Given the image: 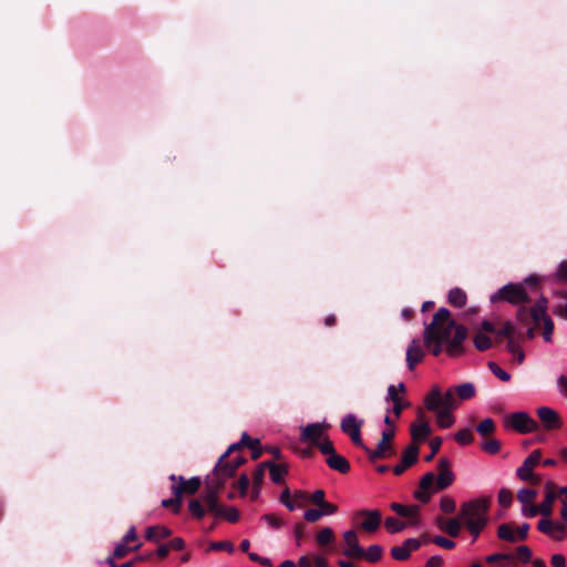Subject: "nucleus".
I'll return each mask as SVG.
<instances>
[{
    "mask_svg": "<svg viewBox=\"0 0 567 567\" xmlns=\"http://www.w3.org/2000/svg\"><path fill=\"white\" fill-rule=\"evenodd\" d=\"M172 535V530L162 525L150 526L145 530V537L150 542L157 543L161 539L167 538Z\"/></svg>",
    "mask_w": 567,
    "mask_h": 567,
    "instance_id": "nucleus-24",
    "label": "nucleus"
},
{
    "mask_svg": "<svg viewBox=\"0 0 567 567\" xmlns=\"http://www.w3.org/2000/svg\"><path fill=\"white\" fill-rule=\"evenodd\" d=\"M327 422H316L301 427L300 441L317 444L323 439L324 432L329 429Z\"/></svg>",
    "mask_w": 567,
    "mask_h": 567,
    "instance_id": "nucleus-10",
    "label": "nucleus"
},
{
    "mask_svg": "<svg viewBox=\"0 0 567 567\" xmlns=\"http://www.w3.org/2000/svg\"><path fill=\"white\" fill-rule=\"evenodd\" d=\"M424 405L429 411H439L442 406V392L439 385H433L424 398Z\"/></svg>",
    "mask_w": 567,
    "mask_h": 567,
    "instance_id": "nucleus-23",
    "label": "nucleus"
},
{
    "mask_svg": "<svg viewBox=\"0 0 567 567\" xmlns=\"http://www.w3.org/2000/svg\"><path fill=\"white\" fill-rule=\"evenodd\" d=\"M491 498L478 497L461 505L460 517L464 525H487Z\"/></svg>",
    "mask_w": 567,
    "mask_h": 567,
    "instance_id": "nucleus-3",
    "label": "nucleus"
},
{
    "mask_svg": "<svg viewBox=\"0 0 567 567\" xmlns=\"http://www.w3.org/2000/svg\"><path fill=\"white\" fill-rule=\"evenodd\" d=\"M210 548L215 550H227L228 553L234 551V545L230 542L212 543Z\"/></svg>",
    "mask_w": 567,
    "mask_h": 567,
    "instance_id": "nucleus-62",
    "label": "nucleus"
},
{
    "mask_svg": "<svg viewBox=\"0 0 567 567\" xmlns=\"http://www.w3.org/2000/svg\"><path fill=\"white\" fill-rule=\"evenodd\" d=\"M411 437L414 443H422L427 440L431 434V427L424 420V412L417 411V422L411 424Z\"/></svg>",
    "mask_w": 567,
    "mask_h": 567,
    "instance_id": "nucleus-11",
    "label": "nucleus"
},
{
    "mask_svg": "<svg viewBox=\"0 0 567 567\" xmlns=\"http://www.w3.org/2000/svg\"><path fill=\"white\" fill-rule=\"evenodd\" d=\"M169 480L173 482V484H176V486H182V494H195L202 484V481L198 476H194L186 481L183 476H176L175 474H172Z\"/></svg>",
    "mask_w": 567,
    "mask_h": 567,
    "instance_id": "nucleus-21",
    "label": "nucleus"
},
{
    "mask_svg": "<svg viewBox=\"0 0 567 567\" xmlns=\"http://www.w3.org/2000/svg\"><path fill=\"white\" fill-rule=\"evenodd\" d=\"M466 328L455 324L446 308H440L430 324L424 328V342L431 346L433 341L445 344L446 352L454 357L461 353L462 343L466 339Z\"/></svg>",
    "mask_w": 567,
    "mask_h": 567,
    "instance_id": "nucleus-2",
    "label": "nucleus"
},
{
    "mask_svg": "<svg viewBox=\"0 0 567 567\" xmlns=\"http://www.w3.org/2000/svg\"><path fill=\"white\" fill-rule=\"evenodd\" d=\"M224 486L218 480L212 475H207L206 485L202 495L203 502L207 505L208 512L215 514L220 505L218 504V494L220 488Z\"/></svg>",
    "mask_w": 567,
    "mask_h": 567,
    "instance_id": "nucleus-7",
    "label": "nucleus"
},
{
    "mask_svg": "<svg viewBox=\"0 0 567 567\" xmlns=\"http://www.w3.org/2000/svg\"><path fill=\"white\" fill-rule=\"evenodd\" d=\"M421 542L417 538H408L402 545L395 546L391 549V556L395 560H406L412 551L420 548Z\"/></svg>",
    "mask_w": 567,
    "mask_h": 567,
    "instance_id": "nucleus-15",
    "label": "nucleus"
},
{
    "mask_svg": "<svg viewBox=\"0 0 567 567\" xmlns=\"http://www.w3.org/2000/svg\"><path fill=\"white\" fill-rule=\"evenodd\" d=\"M385 528L391 534H396L411 526L406 522L400 520L396 517H388L384 522Z\"/></svg>",
    "mask_w": 567,
    "mask_h": 567,
    "instance_id": "nucleus-33",
    "label": "nucleus"
},
{
    "mask_svg": "<svg viewBox=\"0 0 567 567\" xmlns=\"http://www.w3.org/2000/svg\"><path fill=\"white\" fill-rule=\"evenodd\" d=\"M482 450L488 454H496L501 450V443L498 440H489L482 444Z\"/></svg>",
    "mask_w": 567,
    "mask_h": 567,
    "instance_id": "nucleus-53",
    "label": "nucleus"
},
{
    "mask_svg": "<svg viewBox=\"0 0 567 567\" xmlns=\"http://www.w3.org/2000/svg\"><path fill=\"white\" fill-rule=\"evenodd\" d=\"M419 456V447L416 445H409L402 453V457L399 464L393 467L395 475L403 474L410 466H412Z\"/></svg>",
    "mask_w": 567,
    "mask_h": 567,
    "instance_id": "nucleus-14",
    "label": "nucleus"
},
{
    "mask_svg": "<svg viewBox=\"0 0 567 567\" xmlns=\"http://www.w3.org/2000/svg\"><path fill=\"white\" fill-rule=\"evenodd\" d=\"M324 496L326 494L323 489H317L312 493L310 501L320 507L326 502Z\"/></svg>",
    "mask_w": 567,
    "mask_h": 567,
    "instance_id": "nucleus-63",
    "label": "nucleus"
},
{
    "mask_svg": "<svg viewBox=\"0 0 567 567\" xmlns=\"http://www.w3.org/2000/svg\"><path fill=\"white\" fill-rule=\"evenodd\" d=\"M433 491L423 489L421 486L414 492V497L422 503H427L433 494Z\"/></svg>",
    "mask_w": 567,
    "mask_h": 567,
    "instance_id": "nucleus-56",
    "label": "nucleus"
},
{
    "mask_svg": "<svg viewBox=\"0 0 567 567\" xmlns=\"http://www.w3.org/2000/svg\"><path fill=\"white\" fill-rule=\"evenodd\" d=\"M538 514H540L539 506L535 505L534 503L522 507V515L524 517H534Z\"/></svg>",
    "mask_w": 567,
    "mask_h": 567,
    "instance_id": "nucleus-58",
    "label": "nucleus"
},
{
    "mask_svg": "<svg viewBox=\"0 0 567 567\" xmlns=\"http://www.w3.org/2000/svg\"><path fill=\"white\" fill-rule=\"evenodd\" d=\"M343 538L346 543L343 554L346 556L359 558V556L364 555V549L360 546L357 533L354 530H347L343 534Z\"/></svg>",
    "mask_w": 567,
    "mask_h": 567,
    "instance_id": "nucleus-17",
    "label": "nucleus"
},
{
    "mask_svg": "<svg viewBox=\"0 0 567 567\" xmlns=\"http://www.w3.org/2000/svg\"><path fill=\"white\" fill-rule=\"evenodd\" d=\"M424 358V351L420 344V340L413 339L406 349V364L410 371H413L415 365Z\"/></svg>",
    "mask_w": 567,
    "mask_h": 567,
    "instance_id": "nucleus-19",
    "label": "nucleus"
},
{
    "mask_svg": "<svg viewBox=\"0 0 567 567\" xmlns=\"http://www.w3.org/2000/svg\"><path fill=\"white\" fill-rule=\"evenodd\" d=\"M507 350L516 358L517 363H522L525 355L519 344L515 341V337L508 338Z\"/></svg>",
    "mask_w": 567,
    "mask_h": 567,
    "instance_id": "nucleus-40",
    "label": "nucleus"
},
{
    "mask_svg": "<svg viewBox=\"0 0 567 567\" xmlns=\"http://www.w3.org/2000/svg\"><path fill=\"white\" fill-rule=\"evenodd\" d=\"M464 527V524L457 515L456 517L449 518L446 524H444V533H446L451 537H457Z\"/></svg>",
    "mask_w": 567,
    "mask_h": 567,
    "instance_id": "nucleus-28",
    "label": "nucleus"
},
{
    "mask_svg": "<svg viewBox=\"0 0 567 567\" xmlns=\"http://www.w3.org/2000/svg\"><path fill=\"white\" fill-rule=\"evenodd\" d=\"M433 543L444 549H453L455 547V543L444 536H435Z\"/></svg>",
    "mask_w": 567,
    "mask_h": 567,
    "instance_id": "nucleus-55",
    "label": "nucleus"
},
{
    "mask_svg": "<svg viewBox=\"0 0 567 567\" xmlns=\"http://www.w3.org/2000/svg\"><path fill=\"white\" fill-rule=\"evenodd\" d=\"M474 346L480 351L488 350L492 347V340L483 332H478L474 337Z\"/></svg>",
    "mask_w": 567,
    "mask_h": 567,
    "instance_id": "nucleus-38",
    "label": "nucleus"
},
{
    "mask_svg": "<svg viewBox=\"0 0 567 567\" xmlns=\"http://www.w3.org/2000/svg\"><path fill=\"white\" fill-rule=\"evenodd\" d=\"M240 449V443L231 444L227 451L219 457L217 464L215 465L212 476L218 480L224 485L226 482L231 478L237 468L245 463V457L241 455H236L231 460L226 461L230 453Z\"/></svg>",
    "mask_w": 567,
    "mask_h": 567,
    "instance_id": "nucleus-4",
    "label": "nucleus"
},
{
    "mask_svg": "<svg viewBox=\"0 0 567 567\" xmlns=\"http://www.w3.org/2000/svg\"><path fill=\"white\" fill-rule=\"evenodd\" d=\"M440 508L445 514H452L456 509L455 499L449 495L441 497L440 499Z\"/></svg>",
    "mask_w": 567,
    "mask_h": 567,
    "instance_id": "nucleus-44",
    "label": "nucleus"
},
{
    "mask_svg": "<svg viewBox=\"0 0 567 567\" xmlns=\"http://www.w3.org/2000/svg\"><path fill=\"white\" fill-rule=\"evenodd\" d=\"M216 517H224L226 520L230 523H235L239 518V512L237 508L233 506H221L214 514Z\"/></svg>",
    "mask_w": 567,
    "mask_h": 567,
    "instance_id": "nucleus-32",
    "label": "nucleus"
},
{
    "mask_svg": "<svg viewBox=\"0 0 567 567\" xmlns=\"http://www.w3.org/2000/svg\"><path fill=\"white\" fill-rule=\"evenodd\" d=\"M390 508L395 512L398 515L405 517L408 519V524L411 526H417L419 525V516L421 507L420 505L412 504V505H403L400 503H392L390 505Z\"/></svg>",
    "mask_w": 567,
    "mask_h": 567,
    "instance_id": "nucleus-13",
    "label": "nucleus"
},
{
    "mask_svg": "<svg viewBox=\"0 0 567 567\" xmlns=\"http://www.w3.org/2000/svg\"><path fill=\"white\" fill-rule=\"evenodd\" d=\"M315 566V555H302L298 560V567H313Z\"/></svg>",
    "mask_w": 567,
    "mask_h": 567,
    "instance_id": "nucleus-64",
    "label": "nucleus"
},
{
    "mask_svg": "<svg viewBox=\"0 0 567 567\" xmlns=\"http://www.w3.org/2000/svg\"><path fill=\"white\" fill-rule=\"evenodd\" d=\"M455 441L461 445H467L473 441V433L470 429H462L454 435Z\"/></svg>",
    "mask_w": 567,
    "mask_h": 567,
    "instance_id": "nucleus-47",
    "label": "nucleus"
},
{
    "mask_svg": "<svg viewBox=\"0 0 567 567\" xmlns=\"http://www.w3.org/2000/svg\"><path fill=\"white\" fill-rule=\"evenodd\" d=\"M497 498L499 505L506 508L511 506L513 503V493L507 488H501Z\"/></svg>",
    "mask_w": 567,
    "mask_h": 567,
    "instance_id": "nucleus-49",
    "label": "nucleus"
},
{
    "mask_svg": "<svg viewBox=\"0 0 567 567\" xmlns=\"http://www.w3.org/2000/svg\"><path fill=\"white\" fill-rule=\"evenodd\" d=\"M476 430L482 436L489 435L495 431L494 421L487 417L477 425Z\"/></svg>",
    "mask_w": 567,
    "mask_h": 567,
    "instance_id": "nucleus-46",
    "label": "nucleus"
},
{
    "mask_svg": "<svg viewBox=\"0 0 567 567\" xmlns=\"http://www.w3.org/2000/svg\"><path fill=\"white\" fill-rule=\"evenodd\" d=\"M280 501L281 503L289 509V511H295L297 507H299L300 505H297L295 502H292L290 499V495H289V492L288 491H284L280 495Z\"/></svg>",
    "mask_w": 567,
    "mask_h": 567,
    "instance_id": "nucleus-59",
    "label": "nucleus"
},
{
    "mask_svg": "<svg viewBox=\"0 0 567 567\" xmlns=\"http://www.w3.org/2000/svg\"><path fill=\"white\" fill-rule=\"evenodd\" d=\"M334 540L333 530L330 527H324L317 534V543L320 546L328 545Z\"/></svg>",
    "mask_w": 567,
    "mask_h": 567,
    "instance_id": "nucleus-39",
    "label": "nucleus"
},
{
    "mask_svg": "<svg viewBox=\"0 0 567 567\" xmlns=\"http://www.w3.org/2000/svg\"><path fill=\"white\" fill-rule=\"evenodd\" d=\"M142 546L141 543H137L136 545H134L133 547H127V544H125L124 542H120L115 548H114V551H113V557L114 558H122L124 557L130 550H136L138 549L140 547Z\"/></svg>",
    "mask_w": 567,
    "mask_h": 567,
    "instance_id": "nucleus-41",
    "label": "nucleus"
},
{
    "mask_svg": "<svg viewBox=\"0 0 567 567\" xmlns=\"http://www.w3.org/2000/svg\"><path fill=\"white\" fill-rule=\"evenodd\" d=\"M498 560H507L509 563L514 560V556L511 554H492L486 557L487 563H496Z\"/></svg>",
    "mask_w": 567,
    "mask_h": 567,
    "instance_id": "nucleus-60",
    "label": "nucleus"
},
{
    "mask_svg": "<svg viewBox=\"0 0 567 567\" xmlns=\"http://www.w3.org/2000/svg\"><path fill=\"white\" fill-rule=\"evenodd\" d=\"M455 391L453 388L449 389L442 394V409L443 410H455L457 408V400L454 396Z\"/></svg>",
    "mask_w": 567,
    "mask_h": 567,
    "instance_id": "nucleus-37",
    "label": "nucleus"
},
{
    "mask_svg": "<svg viewBox=\"0 0 567 567\" xmlns=\"http://www.w3.org/2000/svg\"><path fill=\"white\" fill-rule=\"evenodd\" d=\"M506 427L516 430L519 433H530L537 429V423L526 412H515L504 419Z\"/></svg>",
    "mask_w": 567,
    "mask_h": 567,
    "instance_id": "nucleus-6",
    "label": "nucleus"
},
{
    "mask_svg": "<svg viewBox=\"0 0 567 567\" xmlns=\"http://www.w3.org/2000/svg\"><path fill=\"white\" fill-rule=\"evenodd\" d=\"M322 517V513L319 509L317 508H310V509H307L305 513H303V518L307 520V522H310V523H316L318 522L320 518Z\"/></svg>",
    "mask_w": 567,
    "mask_h": 567,
    "instance_id": "nucleus-54",
    "label": "nucleus"
},
{
    "mask_svg": "<svg viewBox=\"0 0 567 567\" xmlns=\"http://www.w3.org/2000/svg\"><path fill=\"white\" fill-rule=\"evenodd\" d=\"M249 486V478L246 474L240 475L239 480L236 483V487L240 492L241 495H246Z\"/></svg>",
    "mask_w": 567,
    "mask_h": 567,
    "instance_id": "nucleus-61",
    "label": "nucleus"
},
{
    "mask_svg": "<svg viewBox=\"0 0 567 567\" xmlns=\"http://www.w3.org/2000/svg\"><path fill=\"white\" fill-rule=\"evenodd\" d=\"M553 483L546 484L547 492L545 494L543 502L538 505L540 509V515L544 518L550 517L553 513V505L554 502L556 501V493L553 491Z\"/></svg>",
    "mask_w": 567,
    "mask_h": 567,
    "instance_id": "nucleus-22",
    "label": "nucleus"
},
{
    "mask_svg": "<svg viewBox=\"0 0 567 567\" xmlns=\"http://www.w3.org/2000/svg\"><path fill=\"white\" fill-rule=\"evenodd\" d=\"M497 536L501 539L507 540L509 543H515L518 540L516 530H514L509 524L499 525L497 528Z\"/></svg>",
    "mask_w": 567,
    "mask_h": 567,
    "instance_id": "nucleus-34",
    "label": "nucleus"
},
{
    "mask_svg": "<svg viewBox=\"0 0 567 567\" xmlns=\"http://www.w3.org/2000/svg\"><path fill=\"white\" fill-rule=\"evenodd\" d=\"M316 445L319 447V450L322 454L327 455V457H329L336 453L333 443L327 437H323Z\"/></svg>",
    "mask_w": 567,
    "mask_h": 567,
    "instance_id": "nucleus-48",
    "label": "nucleus"
},
{
    "mask_svg": "<svg viewBox=\"0 0 567 567\" xmlns=\"http://www.w3.org/2000/svg\"><path fill=\"white\" fill-rule=\"evenodd\" d=\"M497 336H504L507 339L516 337V326L512 321H506L503 328L497 331Z\"/></svg>",
    "mask_w": 567,
    "mask_h": 567,
    "instance_id": "nucleus-52",
    "label": "nucleus"
},
{
    "mask_svg": "<svg viewBox=\"0 0 567 567\" xmlns=\"http://www.w3.org/2000/svg\"><path fill=\"white\" fill-rule=\"evenodd\" d=\"M506 300L513 305L529 303L535 301L530 310L519 308L517 311V322L526 327L527 337L534 338L535 329L543 326V338L546 342L551 341L554 332V322L547 313L548 300L539 290L535 278H528L525 282L513 285L508 284L492 296V300Z\"/></svg>",
    "mask_w": 567,
    "mask_h": 567,
    "instance_id": "nucleus-1",
    "label": "nucleus"
},
{
    "mask_svg": "<svg viewBox=\"0 0 567 567\" xmlns=\"http://www.w3.org/2000/svg\"><path fill=\"white\" fill-rule=\"evenodd\" d=\"M439 475L435 477L436 489H445L451 486L455 480V475L450 468V462L447 458H440L437 463Z\"/></svg>",
    "mask_w": 567,
    "mask_h": 567,
    "instance_id": "nucleus-12",
    "label": "nucleus"
},
{
    "mask_svg": "<svg viewBox=\"0 0 567 567\" xmlns=\"http://www.w3.org/2000/svg\"><path fill=\"white\" fill-rule=\"evenodd\" d=\"M452 412L453 411H451V410H443V409L436 411V424L439 427L449 429L454 424L455 419H454Z\"/></svg>",
    "mask_w": 567,
    "mask_h": 567,
    "instance_id": "nucleus-29",
    "label": "nucleus"
},
{
    "mask_svg": "<svg viewBox=\"0 0 567 567\" xmlns=\"http://www.w3.org/2000/svg\"><path fill=\"white\" fill-rule=\"evenodd\" d=\"M172 492L174 497L163 499L162 506L163 507H173L174 513H178L181 508L182 503V486H176V484L172 485Z\"/></svg>",
    "mask_w": 567,
    "mask_h": 567,
    "instance_id": "nucleus-26",
    "label": "nucleus"
},
{
    "mask_svg": "<svg viewBox=\"0 0 567 567\" xmlns=\"http://www.w3.org/2000/svg\"><path fill=\"white\" fill-rule=\"evenodd\" d=\"M488 368L492 371V373L495 377H497L498 379H501L502 381L511 380V374L508 372H506L505 370H503L502 368H499L495 362H489Z\"/></svg>",
    "mask_w": 567,
    "mask_h": 567,
    "instance_id": "nucleus-50",
    "label": "nucleus"
},
{
    "mask_svg": "<svg viewBox=\"0 0 567 567\" xmlns=\"http://www.w3.org/2000/svg\"><path fill=\"white\" fill-rule=\"evenodd\" d=\"M537 415L548 431L557 430L563 425L557 412L551 408L542 406L537 409Z\"/></svg>",
    "mask_w": 567,
    "mask_h": 567,
    "instance_id": "nucleus-16",
    "label": "nucleus"
},
{
    "mask_svg": "<svg viewBox=\"0 0 567 567\" xmlns=\"http://www.w3.org/2000/svg\"><path fill=\"white\" fill-rule=\"evenodd\" d=\"M386 399L393 404L392 412L395 419H399L402 411L410 406V403L396 393V388L393 384L388 386Z\"/></svg>",
    "mask_w": 567,
    "mask_h": 567,
    "instance_id": "nucleus-20",
    "label": "nucleus"
},
{
    "mask_svg": "<svg viewBox=\"0 0 567 567\" xmlns=\"http://www.w3.org/2000/svg\"><path fill=\"white\" fill-rule=\"evenodd\" d=\"M188 511L192 514V516L197 519H202L206 514L204 506L200 504L198 499H192L188 503Z\"/></svg>",
    "mask_w": 567,
    "mask_h": 567,
    "instance_id": "nucleus-42",
    "label": "nucleus"
},
{
    "mask_svg": "<svg viewBox=\"0 0 567 567\" xmlns=\"http://www.w3.org/2000/svg\"><path fill=\"white\" fill-rule=\"evenodd\" d=\"M420 486L423 489H430V491L436 492L437 489H436V481H435L434 473L433 472L425 473L420 481Z\"/></svg>",
    "mask_w": 567,
    "mask_h": 567,
    "instance_id": "nucleus-43",
    "label": "nucleus"
},
{
    "mask_svg": "<svg viewBox=\"0 0 567 567\" xmlns=\"http://www.w3.org/2000/svg\"><path fill=\"white\" fill-rule=\"evenodd\" d=\"M537 528L555 542H563L567 536V524L555 522L550 517L542 518L538 522Z\"/></svg>",
    "mask_w": 567,
    "mask_h": 567,
    "instance_id": "nucleus-8",
    "label": "nucleus"
},
{
    "mask_svg": "<svg viewBox=\"0 0 567 567\" xmlns=\"http://www.w3.org/2000/svg\"><path fill=\"white\" fill-rule=\"evenodd\" d=\"M453 389L460 400L472 399L476 393L475 386L471 382L462 383Z\"/></svg>",
    "mask_w": 567,
    "mask_h": 567,
    "instance_id": "nucleus-31",
    "label": "nucleus"
},
{
    "mask_svg": "<svg viewBox=\"0 0 567 567\" xmlns=\"http://www.w3.org/2000/svg\"><path fill=\"white\" fill-rule=\"evenodd\" d=\"M537 492L530 488H522L517 493V499L523 506L530 505L535 502Z\"/></svg>",
    "mask_w": 567,
    "mask_h": 567,
    "instance_id": "nucleus-35",
    "label": "nucleus"
},
{
    "mask_svg": "<svg viewBox=\"0 0 567 567\" xmlns=\"http://www.w3.org/2000/svg\"><path fill=\"white\" fill-rule=\"evenodd\" d=\"M326 462L330 468L338 471L339 473L342 474L348 473L350 470V464L347 461V458L343 457L342 455L337 454V452L331 456L327 457Z\"/></svg>",
    "mask_w": 567,
    "mask_h": 567,
    "instance_id": "nucleus-25",
    "label": "nucleus"
},
{
    "mask_svg": "<svg viewBox=\"0 0 567 567\" xmlns=\"http://www.w3.org/2000/svg\"><path fill=\"white\" fill-rule=\"evenodd\" d=\"M517 557L523 563H529L532 559V550L529 549V547H527L525 545L519 546V547H517Z\"/></svg>",
    "mask_w": 567,
    "mask_h": 567,
    "instance_id": "nucleus-57",
    "label": "nucleus"
},
{
    "mask_svg": "<svg viewBox=\"0 0 567 567\" xmlns=\"http://www.w3.org/2000/svg\"><path fill=\"white\" fill-rule=\"evenodd\" d=\"M268 464L269 462H262L254 471L252 480L256 486H259L262 483L265 476V468L267 467Z\"/></svg>",
    "mask_w": 567,
    "mask_h": 567,
    "instance_id": "nucleus-51",
    "label": "nucleus"
},
{
    "mask_svg": "<svg viewBox=\"0 0 567 567\" xmlns=\"http://www.w3.org/2000/svg\"><path fill=\"white\" fill-rule=\"evenodd\" d=\"M267 467L269 468L270 477L275 483H280L288 473L287 466L282 463L275 464L269 462Z\"/></svg>",
    "mask_w": 567,
    "mask_h": 567,
    "instance_id": "nucleus-30",
    "label": "nucleus"
},
{
    "mask_svg": "<svg viewBox=\"0 0 567 567\" xmlns=\"http://www.w3.org/2000/svg\"><path fill=\"white\" fill-rule=\"evenodd\" d=\"M363 421L359 420L354 414L349 413L341 420V430L344 434L349 435L353 444L364 447L361 437V427Z\"/></svg>",
    "mask_w": 567,
    "mask_h": 567,
    "instance_id": "nucleus-9",
    "label": "nucleus"
},
{
    "mask_svg": "<svg viewBox=\"0 0 567 567\" xmlns=\"http://www.w3.org/2000/svg\"><path fill=\"white\" fill-rule=\"evenodd\" d=\"M357 515L364 517L361 522V528L368 533L375 532L381 524V513L377 509H362Z\"/></svg>",
    "mask_w": 567,
    "mask_h": 567,
    "instance_id": "nucleus-18",
    "label": "nucleus"
},
{
    "mask_svg": "<svg viewBox=\"0 0 567 567\" xmlns=\"http://www.w3.org/2000/svg\"><path fill=\"white\" fill-rule=\"evenodd\" d=\"M447 300L450 305L456 308H462L466 305L467 296L463 289L453 288L449 291Z\"/></svg>",
    "mask_w": 567,
    "mask_h": 567,
    "instance_id": "nucleus-27",
    "label": "nucleus"
},
{
    "mask_svg": "<svg viewBox=\"0 0 567 567\" xmlns=\"http://www.w3.org/2000/svg\"><path fill=\"white\" fill-rule=\"evenodd\" d=\"M540 451L534 450L516 470V476L523 482H529L533 484L539 483V477L534 474V470L540 463Z\"/></svg>",
    "mask_w": 567,
    "mask_h": 567,
    "instance_id": "nucleus-5",
    "label": "nucleus"
},
{
    "mask_svg": "<svg viewBox=\"0 0 567 567\" xmlns=\"http://www.w3.org/2000/svg\"><path fill=\"white\" fill-rule=\"evenodd\" d=\"M260 519L272 529H279L284 526V520L275 514H265Z\"/></svg>",
    "mask_w": 567,
    "mask_h": 567,
    "instance_id": "nucleus-45",
    "label": "nucleus"
},
{
    "mask_svg": "<svg viewBox=\"0 0 567 567\" xmlns=\"http://www.w3.org/2000/svg\"><path fill=\"white\" fill-rule=\"evenodd\" d=\"M383 549L380 545H371L367 550H364V555L359 556V558H364L370 563H377L382 557Z\"/></svg>",
    "mask_w": 567,
    "mask_h": 567,
    "instance_id": "nucleus-36",
    "label": "nucleus"
}]
</instances>
